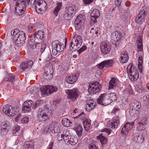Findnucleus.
Instances as JSON below:
<instances>
[{
	"label": "nucleus",
	"mask_w": 149,
	"mask_h": 149,
	"mask_svg": "<svg viewBox=\"0 0 149 149\" xmlns=\"http://www.w3.org/2000/svg\"><path fill=\"white\" fill-rule=\"evenodd\" d=\"M52 111L46 108H40L37 112V118L40 121H46L50 119L52 116Z\"/></svg>",
	"instance_id": "f257e3e1"
},
{
	"label": "nucleus",
	"mask_w": 149,
	"mask_h": 149,
	"mask_svg": "<svg viewBox=\"0 0 149 149\" xmlns=\"http://www.w3.org/2000/svg\"><path fill=\"white\" fill-rule=\"evenodd\" d=\"M17 29L12 30L11 35L13 36V39L18 43H24L26 39V34L22 31H18Z\"/></svg>",
	"instance_id": "f03ea898"
},
{
	"label": "nucleus",
	"mask_w": 149,
	"mask_h": 149,
	"mask_svg": "<svg viewBox=\"0 0 149 149\" xmlns=\"http://www.w3.org/2000/svg\"><path fill=\"white\" fill-rule=\"evenodd\" d=\"M82 38L81 36L74 35L69 44L70 49V50H75L79 48L81 46L82 43Z\"/></svg>",
	"instance_id": "7ed1b4c3"
},
{
	"label": "nucleus",
	"mask_w": 149,
	"mask_h": 149,
	"mask_svg": "<svg viewBox=\"0 0 149 149\" xmlns=\"http://www.w3.org/2000/svg\"><path fill=\"white\" fill-rule=\"evenodd\" d=\"M77 10V7L75 6H68L65 9L63 17L65 20L70 19L76 13Z\"/></svg>",
	"instance_id": "20e7f679"
},
{
	"label": "nucleus",
	"mask_w": 149,
	"mask_h": 149,
	"mask_svg": "<svg viewBox=\"0 0 149 149\" xmlns=\"http://www.w3.org/2000/svg\"><path fill=\"white\" fill-rule=\"evenodd\" d=\"M52 53L54 55H56L58 53L61 52L64 49V46L63 43L56 40L52 43Z\"/></svg>",
	"instance_id": "39448f33"
},
{
	"label": "nucleus",
	"mask_w": 149,
	"mask_h": 149,
	"mask_svg": "<svg viewBox=\"0 0 149 149\" xmlns=\"http://www.w3.org/2000/svg\"><path fill=\"white\" fill-rule=\"evenodd\" d=\"M42 94L47 96L57 91V87L52 85H44L40 88Z\"/></svg>",
	"instance_id": "423d86ee"
},
{
	"label": "nucleus",
	"mask_w": 149,
	"mask_h": 149,
	"mask_svg": "<svg viewBox=\"0 0 149 149\" xmlns=\"http://www.w3.org/2000/svg\"><path fill=\"white\" fill-rule=\"evenodd\" d=\"M35 3L36 12L38 13L42 14L47 8V3L44 0H39Z\"/></svg>",
	"instance_id": "0eeeda50"
},
{
	"label": "nucleus",
	"mask_w": 149,
	"mask_h": 149,
	"mask_svg": "<svg viewBox=\"0 0 149 149\" xmlns=\"http://www.w3.org/2000/svg\"><path fill=\"white\" fill-rule=\"evenodd\" d=\"M127 72L130 78L132 81L136 80L139 77V75L136 68L132 65H130L127 67Z\"/></svg>",
	"instance_id": "6e6552de"
},
{
	"label": "nucleus",
	"mask_w": 149,
	"mask_h": 149,
	"mask_svg": "<svg viewBox=\"0 0 149 149\" xmlns=\"http://www.w3.org/2000/svg\"><path fill=\"white\" fill-rule=\"evenodd\" d=\"M65 93L67 95L68 98L71 101H75L78 96L79 91L76 88L67 89L65 91Z\"/></svg>",
	"instance_id": "1a4fd4ad"
},
{
	"label": "nucleus",
	"mask_w": 149,
	"mask_h": 149,
	"mask_svg": "<svg viewBox=\"0 0 149 149\" xmlns=\"http://www.w3.org/2000/svg\"><path fill=\"white\" fill-rule=\"evenodd\" d=\"M101 85L98 82H95L90 84L88 88V91L91 94L99 92L101 88Z\"/></svg>",
	"instance_id": "9d476101"
},
{
	"label": "nucleus",
	"mask_w": 149,
	"mask_h": 149,
	"mask_svg": "<svg viewBox=\"0 0 149 149\" xmlns=\"http://www.w3.org/2000/svg\"><path fill=\"white\" fill-rule=\"evenodd\" d=\"M98 104L104 105H107L111 103L107 94L103 93L100 95L97 100Z\"/></svg>",
	"instance_id": "9b49d317"
},
{
	"label": "nucleus",
	"mask_w": 149,
	"mask_h": 149,
	"mask_svg": "<svg viewBox=\"0 0 149 149\" xmlns=\"http://www.w3.org/2000/svg\"><path fill=\"white\" fill-rule=\"evenodd\" d=\"M26 6L21 3L20 1H17L15 7V11L16 13L19 15L23 14L26 10Z\"/></svg>",
	"instance_id": "f8f14e48"
},
{
	"label": "nucleus",
	"mask_w": 149,
	"mask_h": 149,
	"mask_svg": "<svg viewBox=\"0 0 149 149\" xmlns=\"http://www.w3.org/2000/svg\"><path fill=\"white\" fill-rule=\"evenodd\" d=\"M103 133L100 134L98 137L99 138L100 142L102 145L106 143L107 142V139L105 136L109 135L111 133V130L107 128L104 129L102 131Z\"/></svg>",
	"instance_id": "ddd939ff"
},
{
	"label": "nucleus",
	"mask_w": 149,
	"mask_h": 149,
	"mask_svg": "<svg viewBox=\"0 0 149 149\" xmlns=\"http://www.w3.org/2000/svg\"><path fill=\"white\" fill-rule=\"evenodd\" d=\"M3 111L9 116H13L15 114L16 112L15 109L9 105L4 106L3 109Z\"/></svg>",
	"instance_id": "4468645a"
},
{
	"label": "nucleus",
	"mask_w": 149,
	"mask_h": 149,
	"mask_svg": "<svg viewBox=\"0 0 149 149\" xmlns=\"http://www.w3.org/2000/svg\"><path fill=\"white\" fill-rule=\"evenodd\" d=\"M100 47L102 53L104 54L108 53L111 49L110 45L105 41H103L101 42Z\"/></svg>",
	"instance_id": "2eb2a0df"
},
{
	"label": "nucleus",
	"mask_w": 149,
	"mask_h": 149,
	"mask_svg": "<svg viewBox=\"0 0 149 149\" xmlns=\"http://www.w3.org/2000/svg\"><path fill=\"white\" fill-rule=\"evenodd\" d=\"M132 139L133 142L137 143H141L143 141L144 138L139 133H134L132 136Z\"/></svg>",
	"instance_id": "dca6fc26"
},
{
	"label": "nucleus",
	"mask_w": 149,
	"mask_h": 149,
	"mask_svg": "<svg viewBox=\"0 0 149 149\" xmlns=\"http://www.w3.org/2000/svg\"><path fill=\"white\" fill-rule=\"evenodd\" d=\"M91 23L92 24H94L97 22V19L100 15V13L99 10L97 9L93 10L91 14Z\"/></svg>",
	"instance_id": "f3484780"
},
{
	"label": "nucleus",
	"mask_w": 149,
	"mask_h": 149,
	"mask_svg": "<svg viewBox=\"0 0 149 149\" xmlns=\"http://www.w3.org/2000/svg\"><path fill=\"white\" fill-rule=\"evenodd\" d=\"M134 124V122H132L131 123H126L123 127L121 132V134L125 135L127 134L129 131L132 128Z\"/></svg>",
	"instance_id": "a211bd4d"
},
{
	"label": "nucleus",
	"mask_w": 149,
	"mask_h": 149,
	"mask_svg": "<svg viewBox=\"0 0 149 149\" xmlns=\"http://www.w3.org/2000/svg\"><path fill=\"white\" fill-rule=\"evenodd\" d=\"M33 64V62L31 60L24 61L22 62L20 65V68L23 70H29L31 69Z\"/></svg>",
	"instance_id": "6ab92c4d"
},
{
	"label": "nucleus",
	"mask_w": 149,
	"mask_h": 149,
	"mask_svg": "<svg viewBox=\"0 0 149 149\" xmlns=\"http://www.w3.org/2000/svg\"><path fill=\"white\" fill-rule=\"evenodd\" d=\"M45 129H48L47 131V132L49 130L50 131L52 132H53L54 133H57L58 132L59 130L60 129L59 126H58V124L56 122H52L50 124L49 127H47L45 128Z\"/></svg>",
	"instance_id": "aec40b11"
},
{
	"label": "nucleus",
	"mask_w": 149,
	"mask_h": 149,
	"mask_svg": "<svg viewBox=\"0 0 149 149\" xmlns=\"http://www.w3.org/2000/svg\"><path fill=\"white\" fill-rule=\"evenodd\" d=\"M79 76V73H78L75 74L67 75L65 78V81L68 84H73L77 81Z\"/></svg>",
	"instance_id": "412c9836"
},
{
	"label": "nucleus",
	"mask_w": 149,
	"mask_h": 149,
	"mask_svg": "<svg viewBox=\"0 0 149 149\" xmlns=\"http://www.w3.org/2000/svg\"><path fill=\"white\" fill-rule=\"evenodd\" d=\"M120 118L118 116L113 118L109 121V126L112 128H116L120 124Z\"/></svg>",
	"instance_id": "4be33fe9"
},
{
	"label": "nucleus",
	"mask_w": 149,
	"mask_h": 149,
	"mask_svg": "<svg viewBox=\"0 0 149 149\" xmlns=\"http://www.w3.org/2000/svg\"><path fill=\"white\" fill-rule=\"evenodd\" d=\"M113 61L112 60L104 61L98 64L97 67L100 69H102L104 67H111L113 64Z\"/></svg>",
	"instance_id": "5701e85b"
},
{
	"label": "nucleus",
	"mask_w": 149,
	"mask_h": 149,
	"mask_svg": "<svg viewBox=\"0 0 149 149\" xmlns=\"http://www.w3.org/2000/svg\"><path fill=\"white\" fill-rule=\"evenodd\" d=\"M129 58L127 52L126 50H124L121 52L119 60L121 63H125L127 62Z\"/></svg>",
	"instance_id": "b1692460"
},
{
	"label": "nucleus",
	"mask_w": 149,
	"mask_h": 149,
	"mask_svg": "<svg viewBox=\"0 0 149 149\" xmlns=\"http://www.w3.org/2000/svg\"><path fill=\"white\" fill-rule=\"evenodd\" d=\"M33 102L29 100L28 102H24L23 105L22 111L23 113L29 112L31 110V107Z\"/></svg>",
	"instance_id": "393cba45"
},
{
	"label": "nucleus",
	"mask_w": 149,
	"mask_h": 149,
	"mask_svg": "<svg viewBox=\"0 0 149 149\" xmlns=\"http://www.w3.org/2000/svg\"><path fill=\"white\" fill-rule=\"evenodd\" d=\"M44 33L43 31L41 30L38 31L34 33V38L40 42L44 38Z\"/></svg>",
	"instance_id": "a878e982"
},
{
	"label": "nucleus",
	"mask_w": 149,
	"mask_h": 149,
	"mask_svg": "<svg viewBox=\"0 0 149 149\" xmlns=\"http://www.w3.org/2000/svg\"><path fill=\"white\" fill-rule=\"evenodd\" d=\"M95 106V103L93 100L89 99L87 100L86 104L85 107L87 111H89L92 110Z\"/></svg>",
	"instance_id": "bb28decb"
},
{
	"label": "nucleus",
	"mask_w": 149,
	"mask_h": 149,
	"mask_svg": "<svg viewBox=\"0 0 149 149\" xmlns=\"http://www.w3.org/2000/svg\"><path fill=\"white\" fill-rule=\"evenodd\" d=\"M141 108V103L138 101H134L130 104V109L139 111Z\"/></svg>",
	"instance_id": "cd10ccee"
},
{
	"label": "nucleus",
	"mask_w": 149,
	"mask_h": 149,
	"mask_svg": "<svg viewBox=\"0 0 149 149\" xmlns=\"http://www.w3.org/2000/svg\"><path fill=\"white\" fill-rule=\"evenodd\" d=\"M74 130L76 131L79 136H81L83 131V128L81 124L76 123L74 124Z\"/></svg>",
	"instance_id": "c85d7f7f"
},
{
	"label": "nucleus",
	"mask_w": 149,
	"mask_h": 149,
	"mask_svg": "<svg viewBox=\"0 0 149 149\" xmlns=\"http://www.w3.org/2000/svg\"><path fill=\"white\" fill-rule=\"evenodd\" d=\"M122 34L119 31H115L113 32L111 34V37L112 38L114 39V40H118L121 38V36Z\"/></svg>",
	"instance_id": "c756f323"
},
{
	"label": "nucleus",
	"mask_w": 149,
	"mask_h": 149,
	"mask_svg": "<svg viewBox=\"0 0 149 149\" xmlns=\"http://www.w3.org/2000/svg\"><path fill=\"white\" fill-rule=\"evenodd\" d=\"M40 42L37 40L33 38H31L30 40L29 41V44L30 47L32 49H35L37 47V44H39Z\"/></svg>",
	"instance_id": "7c9ffc66"
},
{
	"label": "nucleus",
	"mask_w": 149,
	"mask_h": 149,
	"mask_svg": "<svg viewBox=\"0 0 149 149\" xmlns=\"http://www.w3.org/2000/svg\"><path fill=\"white\" fill-rule=\"evenodd\" d=\"M62 136L63 138V140L65 143L68 140L70 137V135L69 133L67 130H64L62 132Z\"/></svg>",
	"instance_id": "2f4dec72"
},
{
	"label": "nucleus",
	"mask_w": 149,
	"mask_h": 149,
	"mask_svg": "<svg viewBox=\"0 0 149 149\" xmlns=\"http://www.w3.org/2000/svg\"><path fill=\"white\" fill-rule=\"evenodd\" d=\"M63 125L65 127H69L72 125V123L67 118H64L62 120Z\"/></svg>",
	"instance_id": "473e14b6"
},
{
	"label": "nucleus",
	"mask_w": 149,
	"mask_h": 149,
	"mask_svg": "<svg viewBox=\"0 0 149 149\" xmlns=\"http://www.w3.org/2000/svg\"><path fill=\"white\" fill-rule=\"evenodd\" d=\"M67 141L66 143L71 144L72 145H74L77 143L78 140L76 137L74 138L70 136Z\"/></svg>",
	"instance_id": "72a5a7b5"
},
{
	"label": "nucleus",
	"mask_w": 149,
	"mask_h": 149,
	"mask_svg": "<svg viewBox=\"0 0 149 149\" xmlns=\"http://www.w3.org/2000/svg\"><path fill=\"white\" fill-rule=\"evenodd\" d=\"M83 125L84 129L86 131H88L91 129V126L90 121L88 120H85L83 122Z\"/></svg>",
	"instance_id": "f704fd0d"
},
{
	"label": "nucleus",
	"mask_w": 149,
	"mask_h": 149,
	"mask_svg": "<svg viewBox=\"0 0 149 149\" xmlns=\"http://www.w3.org/2000/svg\"><path fill=\"white\" fill-rule=\"evenodd\" d=\"M117 81L114 78L111 79L109 83V88L111 89L114 88L117 85Z\"/></svg>",
	"instance_id": "c9c22d12"
},
{
	"label": "nucleus",
	"mask_w": 149,
	"mask_h": 149,
	"mask_svg": "<svg viewBox=\"0 0 149 149\" xmlns=\"http://www.w3.org/2000/svg\"><path fill=\"white\" fill-rule=\"evenodd\" d=\"M138 50L141 51L143 50L142 39V38H138L137 41Z\"/></svg>",
	"instance_id": "e433bc0d"
},
{
	"label": "nucleus",
	"mask_w": 149,
	"mask_h": 149,
	"mask_svg": "<svg viewBox=\"0 0 149 149\" xmlns=\"http://www.w3.org/2000/svg\"><path fill=\"white\" fill-rule=\"evenodd\" d=\"M145 18L144 16L138 15L135 19L136 22L138 24H141L144 21Z\"/></svg>",
	"instance_id": "4c0bfd02"
},
{
	"label": "nucleus",
	"mask_w": 149,
	"mask_h": 149,
	"mask_svg": "<svg viewBox=\"0 0 149 149\" xmlns=\"http://www.w3.org/2000/svg\"><path fill=\"white\" fill-rule=\"evenodd\" d=\"M84 23L81 22L76 19L75 22V28L77 30L81 29L83 27Z\"/></svg>",
	"instance_id": "58836bf2"
},
{
	"label": "nucleus",
	"mask_w": 149,
	"mask_h": 149,
	"mask_svg": "<svg viewBox=\"0 0 149 149\" xmlns=\"http://www.w3.org/2000/svg\"><path fill=\"white\" fill-rule=\"evenodd\" d=\"M62 7V3L61 2L57 4V6L55 7L54 13L56 16L59 13V11L61 9Z\"/></svg>",
	"instance_id": "ea45409f"
},
{
	"label": "nucleus",
	"mask_w": 149,
	"mask_h": 149,
	"mask_svg": "<svg viewBox=\"0 0 149 149\" xmlns=\"http://www.w3.org/2000/svg\"><path fill=\"white\" fill-rule=\"evenodd\" d=\"M33 141H31L26 142L24 145L25 149H33Z\"/></svg>",
	"instance_id": "a19ab883"
},
{
	"label": "nucleus",
	"mask_w": 149,
	"mask_h": 149,
	"mask_svg": "<svg viewBox=\"0 0 149 149\" xmlns=\"http://www.w3.org/2000/svg\"><path fill=\"white\" fill-rule=\"evenodd\" d=\"M108 98L109 97V100L110 101L111 103L116 100L117 98V95L114 93H109L108 95Z\"/></svg>",
	"instance_id": "79ce46f5"
},
{
	"label": "nucleus",
	"mask_w": 149,
	"mask_h": 149,
	"mask_svg": "<svg viewBox=\"0 0 149 149\" xmlns=\"http://www.w3.org/2000/svg\"><path fill=\"white\" fill-rule=\"evenodd\" d=\"M86 17L83 14H80L77 17L76 19L81 22L84 24L86 20Z\"/></svg>",
	"instance_id": "37998d69"
},
{
	"label": "nucleus",
	"mask_w": 149,
	"mask_h": 149,
	"mask_svg": "<svg viewBox=\"0 0 149 149\" xmlns=\"http://www.w3.org/2000/svg\"><path fill=\"white\" fill-rule=\"evenodd\" d=\"M77 118H79V119L82 121L86 120V116L84 112H81L80 114L78 115L77 116L75 117V118H74V119H75Z\"/></svg>",
	"instance_id": "c03bdc74"
},
{
	"label": "nucleus",
	"mask_w": 149,
	"mask_h": 149,
	"mask_svg": "<svg viewBox=\"0 0 149 149\" xmlns=\"http://www.w3.org/2000/svg\"><path fill=\"white\" fill-rule=\"evenodd\" d=\"M139 64L138 65V68H139L141 72L142 71L143 58L141 56H139L138 58Z\"/></svg>",
	"instance_id": "a18cd8bd"
},
{
	"label": "nucleus",
	"mask_w": 149,
	"mask_h": 149,
	"mask_svg": "<svg viewBox=\"0 0 149 149\" xmlns=\"http://www.w3.org/2000/svg\"><path fill=\"white\" fill-rule=\"evenodd\" d=\"M146 125H144L143 123L139 122L138 123L137 125V128L139 130L141 131L145 129L146 128Z\"/></svg>",
	"instance_id": "49530a36"
},
{
	"label": "nucleus",
	"mask_w": 149,
	"mask_h": 149,
	"mask_svg": "<svg viewBox=\"0 0 149 149\" xmlns=\"http://www.w3.org/2000/svg\"><path fill=\"white\" fill-rule=\"evenodd\" d=\"M146 14V8L145 7H143L141 8L139 15H140L142 16H144L145 17Z\"/></svg>",
	"instance_id": "de8ad7c7"
},
{
	"label": "nucleus",
	"mask_w": 149,
	"mask_h": 149,
	"mask_svg": "<svg viewBox=\"0 0 149 149\" xmlns=\"http://www.w3.org/2000/svg\"><path fill=\"white\" fill-rule=\"evenodd\" d=\"M20 129V127L17 125L14 126L12 130V133L13 135L15 134Z\"/></svg>",
	"instance_id": "09e8293b"
},
{
	"label": "nucleus",
	"mask_w": 149,
	"mask_h": 149,
	"mask_svg": "<svg viewBox=\"0 0 149 149\" xmlns=\"http://www.w3.org/2000/svg\"><path fill=\"white\" fill-rule=\"evenodd\" d=\"M33 1H34L35 2V0H23L22 1H20V2L26 6L29 5V4H31Z\"/></svg>",
	"instance_id": "8fccbe9b"
},
{
	"label": "nucleus",
	"mask_w": 149,
	"mask_h": 149,
	"mask_svg": "<svg viewBox=\"0 0 149 149\" xmlns=\"http://www.w3.org/2000/svg\"><path fill=\"white\" fill-rule=\"evenodd\" d=\"M9 125L6 122H4L2 123V125L1 126V128L6 129V130H8V127H9Z\"/></svg>",
	"instance_id": "3c124183"
},
{
	"label": "nucleus",
	"mask_w": 149,
	"mask_h": 149,
	"mask_svg": "<svg viewBox=\"0 0 149 149\" xmlns=\"http://www.w3.org/2000/svg\"><path fill=\"white\" fill-rule=\"evenodd\" d=\"M29 118L27 116H24L21 120V122L23 123H26L28 122Z\"/></svg>",
	"instance_id": "603ef678"
},
{
	"label": "nucleus",
	"mask_w": 149,
	"mask_h": 149,
	"mask_svg": "<svg viewBox=\"0 0 149 149\" xmlns=\"http://www.w3.org/2000/svg\"><path fill=\"white\" fill-rule=\"evenodd\" d=\"M8 130H6V129L1 128L0 130V134L1 136L6 135L7 134Z\"/></svg>",
	"instance_id": "864d4df0"
},
{
	"label": "nucleus",
	"mask_w": 149,
	"mask_h": 149,
	"mask_svg": "<svg viewBox=\"0 0 149 149\" xmlns=\"http://www.w3.org/2000/svg\"><path fill=\"white\" fill-rule=\"evenodd\" d=\"M57 137L58 141H61L62 140H63V136H62V132L59 133L57 135Z\"/></svg>",
	"instance_id": "5fc2aeb1"
},
{
	"label": "nucleus",
	"mask_w": 149,
	"mask_h": 149,
	"mask_svg": "<svg viewBox=\"0 0 149 149\" xmlns=\"http://www.w3.org/2000/svg\"><path fill=\"white\" fill-rule=\"evenodd\" d=\"M147 118L145 116L142 118L140 122L143 123L144 125H146L147 123Z\"/></svg>",
	"instance_id": "6e6d98bb"
},
{
	"label": "nucleus",
	"mask_w": 149,
	"mask_h": 149,
	"mask_svg": "<svg viewBox=\"0 0 149 149\" xmlns=\"http://www.w3.org/2000/svg\"><path fill=\"white\" fill-rule=\"evenodd\" d=\"M87 49V47L86 45H83L78 50V52L80 54L82 52L85 51Z\"/></svg>",
	"instance_id": "4d7b16f0"
},
{
	"label": "nucleus",
	"mask_w": 149,
	"mask_h": 149,
	"mask_svg": "<svg viewBox=\"0 0 149 149\" xmlns=\"http://www.w3.org/2000/svg\"><path fill=\"white\" fill-rule=\"evenodd\" d=\"M35 26L34 24H31L29 26V29L30 32L32 31V30L35 29Z\"/></svg>",
	"instance_id": "13d9d810"
},
{
	"label": "nucleus",
	"mask_w": 149,
	"mask_h": 149,
	"mask_svg": "<svg viewBox=\"0 0 149 149\" xmlns=\"http://www.w3.org/2000/svg\"><path fill=\"white\" fill-rule=\"evenodd\" d=\"M84 4H88L93 2V0H83Z\"/></svg>",
	"instance_id": "bf43d9fd"
},
{
	"label": "nucleus",
	"mask_w": 149,
	"mask_h": 149,
	"mask_svg": "<svg viewBox=\"0 0 149 149\" xmlns=\"http://www.w3.org/2000/svg\"><path fill=\"white\" fill-rule=\"evenodd\" d=\"M46 46V45L45 44H43L41 45L40 50L41 53H42L44 52Z\"/></svg>",
	"instance_id": "052dcab7"
},
{
	"label": "nucleus",
	"mask_w": 149,
	"mask_h": 149,
	"mask_svg": "<svg viewBox=\"0 0 149 149\" xmlns=\"http://www.w3.org/2000/svg\"><path fill=\"white\" fill-rule=\"evenodd\" d=\"M89 149H99L96 146L92 144L89 145Z\"/></svg>",
	"instance_id": "680f3d73"
},
{
	"label": "nucleus",
	"mask_w": 149,
	"mask_h": 149,
	"mask_svg": "<svg viewBox=\"0 0 149 149\" xmlns=\"http://www.w3.org/2000/svg\"><path fill=\"white\" fill-rule=\"evenodd\" d=\"M143 89L141 86H137L136 88V91L138 93H140L142 91Z\"/></svg>",
	"instance_id": "e2e57ef3"
},
{
	"label": "nucleus",
	"mask_w": 149,
	"mask_h": 149,
	"mask_svg": "<svg viewBox=\"0 0 149 149\" xmlns=\"http://www.w3.org/2000/svg\"><path fill=\"white\" fill-rule=\"evenodd\" d=\"M15 75H11L10 76L9 80L13 82L15 80Z\"/></svg>",
	"instance_id": "0e129e2a"
},
{
	"label": "nucleus",
	"mask_w": 149,
	"mask_h": 149,
	"mask_svg": "<svg viewBox=\"0 0 149 149\" xmlns=\"http://www.w3.org/2000/svg\"><path fill=\"white\" fill-rule=\"evenodd\" d=\"M21 118V115L19 114L15 118V120L16 122H18L19 121Z\"/></svg>",
	"instance_id": "69168bd1"
},
{
	"label": "nucleus",
	"mask_w": 149,
	"mask_h": 149,
	"mask_svg": "<svg viewBox=\"0 0 149 149\" xmlns=\"http://www.w3.org/2000/svg\"><path fill=\"white\" fill-rule=\"evenodd\" d=\"M53 145L54 143L53 142H52L50 143L47 149H52V148L53 146Z\"/></svg>",
	"instance_id": "338daca9"
},
{
	"label": "nucleus",
	"mask_w": 149,
	"mask_h": 149,
	"mask_svg": "<svg viewBox=\"0 0 149 149\" xmlns=\"http://www.w3.org/2000/svg\"><path fill=\"white\" fill-rule=\"evenodd\" d=\"M122 0H115V3L116 5L119 6Z\"/></svg>",
	"instance_id": "774afa93"
}]
</instances>
